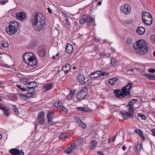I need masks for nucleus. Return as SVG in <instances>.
<instances>
[{
  "label": "nucleus",
  "instance_id": "obj_31",
  "mask_svg": "<svg viewBox=\"0 0 155 155\" xmlns=\"http://www.w3.org/2000/svg\"><path fill=\"white\" fill-rule=\"evenodd\" d=\"M77 122L78 123H79L80 122L81 123L80 124V125L83 128H85L86 127V124L84 123L81 120L80 118H79L78 120L77 121Z\"/></svg>",
  "mask_w": 155,
  "mask_h": 155
},
{
  "label": "nucleus",
  "instance_id": "obj_19",
  "mask_svg": "<svg viewBox=\"0 0 155 155\" xmlns=\"http://www.w3.org/2000/svg\"><path fill=\"white\" fill-rule=\"evenodd\" d=\"M71 69V66L70 64H67L63 67L62 70L64 71L65 74H66Z\"/></svg>",
  "mask_w": 155,
  "mask_h": 155
},
{
  "label": "nucleus",
  "instance_id": "obj_52",
  "mask_svg": "<svg viewBox=\"0 0 155 155\" xmlns=\"http://www.w3.org/2000/svg\"><path fill=\"white\" fill-rule=\"evenodd\" d=\"M71 94H69L67 96V98L68 99H71L72 98V96L71 95Z\"/></svg>",
  "mask_w": 155,
  "mask_h": 155
},
{
  "label": "nucleus",
  "instance_id": "obj_14",
  "mask_svg": "<svg viewBox=\"0 0 155 155\" xmlns=\"http://www.w3.org/2000/svg\"><path fill=\"white\" fill-rule=\"evenodd\" d=\"M101 71H98L91 73L90 75V77L91 79L97 78L101 76Z\"/></svg>",
  "mask_w": 155,
  "mask_h": 155
},
{
  "label": "nucleus",
  "instance_id": "obj_32",
  "mask_svg": "<svg viewBox=\"0 0 155 155\" xmlns=\"http://www.w3.org/2000/svg\"><path fill=\"white\" fill-rule=\"evenodd\" d=\"M39 55L41 57H43L44 56L45 54V51L44 50H40L39 51Z\"/></svg>",
  "mask_w": 155,
  "mask_h": 155
},
{
  "label": "nucleus",
  "instance_id": "obj_59",
  "mask_svg": "<svg viewBox=\"0 0 155 155\" xmlns=\"http://www.w3.org/2000/svg\"><path fill=\"white\" fill-rule=\"evenodd\" d=\"M14 109H15V113L17 114L18 113V110L17 108L15 107V108H14Z\"/></svg>",
  "mask_w": 155,
  "mask_h": 155
},
{
  "label": "nucleus",
  "instance_id": "obj_36",
  "mask_svg": "<svg viewBox=\"0 0 155 155\" xmlns=\"http://www.w3.org/2000/svg\"><path fill=\"white\" fill-rule=\"evenodd\" d=\"M142 147V145L141 144V143L138 144L137 145V147H136L137 151L139 152L140 151V150L141 149Z\"/></svg>",
  "mask_w": 155,
  "mask_h": 155
},
{
  "label": "nucleus",
  "instance_id": "obj_53",
  "mask_svg": "<svg viewBox=\"0 0 155 155\" xmlns=\"http://www.w3.org/2000/svg\"><path fill=\"white\" fill-rule=\"evenodd\" d=\"M24 152L22 150H21V151H19V153L17 155H24Z\"/></svg>",
  "mask_w": 155,
  "mask_h": 155
},
{
  "label": "nucleus",
  "instance_id": "obj_45",
  "mask_svg": "<svg viewBox=\"0 0 155 155\" xmlns=\"http://www.w3.org/2000/svg\"><path fill=\"white\" fill-rule=\"evenodd\" d=\"M89 21L88 22V23H93L94 21V19L91 17H90L89 18V19H88Z\"/></svg>",
  "mask_w": 155,
  "mask_h": 155
},
{
  "label": "nucleus",
  "instance_id": "obj_43",
  "mask_svg": "<svg viewBox=\"0 0 155 155\" xmlns=\"http://www.w3.org/2000/svg\"><path fill=\"white\" fill-rule=\"evenodd\" d=\"M21 82L24 83L25 84H26V83H28V80L25 78H24L21 80Z\"/></svg>",
  "mask_w": 155,
  "mask_h": 155
},
{
  "label": "nucleus",
  "instance_id": "obj_4",
  "mask_svg": "<svg viewBox=\"0 0 155 155\" xmlns=\"http://www.w3.org/2000/svg\"><path fill=\"white\" fill-rule=\"evenodd\" d=\"M127 107L128 108V111L124 113L122 112H120V114L122 115V117L124 120H127L128 118H133L134 117V108L133 106L127 104Z\"/></svg>",
  "mask_w": 155,
  "mask_h": 155
},
{
  "label": "nucleus",
  "instance_id": "obj_9",
  "mask_svg": "<svg viewBox=\"0 0 155 155\" xmlns=\"http://www.w3.org/2000/svg\"><path fill=\"white\" fill-rule=\"evenodd\" d=\"M131 10V6L128 4L124 5L120 7V10L124 14H129Z\"/></svg>",
  "mask_w": 155,
  "mask_h": 155
},
{
  "label": "nucleus",
  "instance_id": "obj_46",
  "mask_svg": "<svg viewBox=\"0 0 155 155\" xmlns=\"http://www.w3.org/2000/svg\"><path fill=\"white\" fill-rule=\"evenodd\" d=\"M63 109L62 110H63V113L64 114H66L68 113V110L67 108H66L64 107H63Z\"/></svg>",
  "mask_w": 155,
  "mask_h": 155
},
{
  "label": "nucleus",
  "instance_id": "obj_24",
  "mask_svg": "<svg viewBox=\"0 0 155 155\" xmlns=\"http://www.w3.org/2000/svg\"><path fill=\"white\" fill-rule=\"evenodd\" d=\"M69 137L68 134L65 133H62L60 134L59 136V138L60 139H67Z\"/></svg>",
  "mask_w": 155,
  "mask_h": 155
},
{
  "label": "nucleus",
  "instance_id": "obj_55",
  "mask_svg": "<svg viewBox=\"0 0 155 155\" xmlns=\"http://www.w3.org/2000/svg\"><path fill=\"white\" fill-rule=\"evenodd\" d=\"M21 90L23 92H25L27 90V89L24 88V87H22L21 88Z\"/></svg>",
  "mask_w": 155,
  "mask_h": 155
},
{
  "label": "nucleus",
  "instance_id": "obj_23",
  "mask_svg": "<svg viewBox=\"0 0 155 155\" xmlns=\"http://www.w3.org/2000/svg\"><path fill=\"white\" fill-rule=\"evenodd\" d=\"M83 140L84 139L83 138L81 137L79 139H78L73 144H74V145H75L76 147L77 148L83 142Z\"/></svg>",
  "mask_w": 155,
  "mask_h": 155
},
{
  "label": "nucleus",
  "instance_id": "obj_51",
  "mask_svg": "<svg viewBox=\"0 0 155 155\" xmlns=\"http://www.w3.org/2000/svg\"><path fill=\"white\" fill-rule=\"evenodd\" d=\"M111 79L112 80V81H113V82H114V83L115 84L116 82L118 80V79L117 78H111Z\"/></svg>",
  "mask_w": 155,
  "mask_h": 155
},
{
  "label": "nucleus",
  "instance_id": "obj_49",
  "mask_svg": "<svg viewBox=\"0 0 155 155\" xmlns=\"http://www.w3.org/2000/svg\"><path fill=\"white\" fill-rule=\"evenodd\" d=\"M5 107L4 105L2 104H0V109L3 110Z\"/></svg>",
  "mask_w": 155,
  "mask_h": 155
},
{
  "label": "nucleus",
  "instance_id": "obj_25",
  "mask_svg": "<svg viewBox=\"0 0 155 155\" xmlns=\"http://www.w3.org/2000/svg\"><path fill=\"white\" fill-rule=\"evenodd\" d=\"M10 153L12 155H17L19 153V150L18 149H12L10 150Z\"/></svg>",
  "mask_w": 155,
  "mask_h": 155
},
{
  "label": "nucleus",
  "instance_id": "obj_18",
  "mask_svg": "<svg viewBox=\"0 0 155 155\" xmlns=\"http://www.w3.org/2000/svg\"><path fill=\"white\" fill-rule=\"evenodd\" d=\"M66 50L68 53H72L73 51V48L72 45L69 44H67L66 47Z\"/></svg>",
  "mask_w": 155,
  "mask_h": 155
},
{
  "label": "nucleus",
  "instance_id": "obj_13",
  "mask_svg": "<svg viewBox=\"0 0 155 155\" xmlns=\"http://www.w3.org/2000/svg\"><path fill=\"white\" fill-rule=\"evenodd\" d=\"M35 56L31 53H26L23 55L24 61L25 62H27V61L29 59Z\"/></svg>",
  "mask_w": 155,
  "mask_h": 155
},
{
  "label": "nucleus",
  "instance_id": "obj_12",
  "mask_svg": "<svg viewBox=\"0 0 155 155\" xmlns=\"http://www.w3.org/2000/svg\"><path fill=\"white\" fill-rule=\"evenodd\" d=\"M27 62H25L30 66H34L36 65L37 64V60L35 56L29 59L27 61Z\"/></svg>",
  "mask_w": 155,
  "mask_h": 155
},
{
  "label": "nucleus",
  "instance_id": "obj_3",
  "mask_svg": "<svg viewBox=\"0 0 155 155\" xmlns=\"http://www.w3.org/2000/svg\"><path fill=\"white\" fill-rule=\"evenodd\" d=\"M19 28V24L18 22L16 21H12L6 29L7 33L9 35H13L15 34L18 31Z\"/></svg>",
  "mask_w": 155,
  "mask_h": 155
},
{
  "label": "nucleus",
  "instance_id": "obj_38",
  "mask_svg": "<svg viewBox=\"0 0 155 155\" xmlns=\"http://www.w3.org/2000/svg\"><path fill=\"white\" fill-rule=\"evenodd\" d=\"M135 131L137 134H139L140 136L143 133L142 131L138 129H136L135 130Z\"/></svg>",
  "mask_w": 155,
  "mask_h": 155
},
{
  "label": "nucleus",
  "instance_id": "obj_58",
  "mask_svg": "<svg viewBox=\"0 0 155 155\" xmlns=\"http://www.w3.org/2000/svg\"><path fill=\"white\" fill-rule=\"evenodd\" d=\"M69 92H70V93L69 94H71V95L72 96L74 93V92H73V91L71 90H70L69 91Z\"/></svg>",
  "mask_w": 155,
  "mask_h": 155
},
{
  "label": "nucleus",
  "instance_id": "obj_35",
  "mask_svg": "<svg viewBox=\"0 0 155 155\" xmlns=\"http://www.w3.org/2000/svg\"><path fill=\"white\" fill-rule=\"evenodd\" d=\"M100 55L101 57H110V54H107L106 53H101L100 54Z\"/></svg>",
  "mask_w": 155,
  "mask_h": 155
},
{
  "label": "nucleus",
  "instance_id": "obj_29",
  "mask_svg": "<svg viewBox=\"0 0 155 155\" xmlns=\"http://www.w3.org/2000/svg\"><path fill=\"white\" fill-rule=\"evenodd\" d=\"M77 109L82 111V113L88 112L87 109L84 107H77Z\"/></svg>",
  "mask_w": 155,
  "mask_h": 155
},
{
  "label": "nucleus",
  "instance_id": "obj_42",
  "mask_svg": "<svg viewBox=\"0 0 155 155\" xmlns=\"http://www.w3.org/2000/svg\"><path fill=\"white\" fill-rule=\"evenodd\" d=\"M151 41L153 43H155V35H152L151 36Z\"/></svg>",
  "mask_w": 155,
  "mask_h": 155
},
{
  "label": "nucleus",
  "instance_id": "obj_16",
  "mask_svg": "<svg viewBox=\"0 0 155 155\" xmlns=\"http://www.w3.org/2000/svg\"><path fill=\"white\" fill-rule=\"evenodd\" d=\"M75 145H74V144H73L71 145V146L67 148V149L65 151V153L68 154H70L73 150L76 148Z\"/></svg>",
  "mask_w": 155,
  "mask_h": 155
},
{
  "label": "nucleus",
  "instance_id": "obj_22",
  "mask_svg": "<svg viewBox=\"0 0 155 155\" xmlns=\"http://www.w3.org/2000/svg\"><path fill=\"white\" fill-rule=\"evenodd\" d=\"M54 112L53 111H48L47 114V117L48 119V120L51 119H52L53 116L54 115Z\"/></svg>",
  "mask_w": 155,
  "mask_h": 155
},
{
  "label": "nucleus",
  "instance_id": "obj_15",
  "mask_svg": "<svg viewBox=\"0 0 155 155\" xmlns=\"http://www.w3.org/2000/svg\"><path fill=\"white\" fill-rule=\"evenodd\" d=\"M26 17V14L24 12L17 13L16 14L17 18L20 21L23 20Z\"/></svg>",
  "mask_w": 155,
  "mask_h": 155
},
{
  "label": "nucleus",
  "instance_id": "obj_54",
  "mask_svg": "<svg viewBox=\"0 0 155 155\" xmlns=\"http://www.w3.org/2000/svg\"><path fill=\"white\" fill-rule=\"evenodd\" d=\"M153 135L155 136V130L153 129L151 130Z\"/></svg>",
  "mask_w": 155,
  "mask_h": 155
},
{
  "label": "nucleus",
  "instance_id": "obj_47",
  "mask_svg": "<svg viewBox=\"0 0 155 155\" xmlns=\"http://www.w3.org/2000/svg\"><path fill=\"white\" fill-rule=\"evenodd\" d=\"M136 103V102L135 101H130L129 102L128 105L131 106H133V105H134Z\"/></svg>",
  "mask_w": 155,
  "mask_h": 155
},
{
  "label": "nucleus",
  "instance_id": "obj_7",
  "mask_svg": "<svg viewBox=\"0 0 155 155\" xmlns=\"http://www.w3.org/2000/svg\"><path fill=\"white\" fill-rule=\"evenodd\" d=\"M87 90L86 87H83L77 95V97L80 100L83 99L87 95Z\"/></svg>",
  "mask_w": 155,
  "mask_h": 155
},
{
  "label": "nucleus",
  "instance_id": "obj_28",
  "mask_svg": "<svg viewBox=\"0 0 155 155\" xmlns=\"http://www.w3.org/2000/svg\"><path fill=\"white\" fill-rule=\"evenodd\" d=\"M18 97L21 100H26L27 98V95L21 93H17Z\"/></svg>",
  "mask_w": 155,
  "mask_h": 155
},
{
  "label": "nucleus",
  "instance_id": "obj_10",
  "mask_svg": "<svg viewBox=\"0 0 155 155\" xmlns=\"http://www.w3.org/2000/svg\"><path fill=\"white\" fill-rule=\"evenodd\" d=\"M45 113L43 111H41L39 112L38 116V119L39 124L41 125L43 124L44 123Z\"/></svg>",
  "mask_w": 155,
  "mask_h": 155
},
{
  "label": "nucleus",
  "instance_id": "obj_5",
  "mask_svg": "<svg viewBox=\"0 0 155 155\" xmlns=\"http://www.w3.org/2000/svg\"><path fill=\"white\" fill-rule=\"evenodd\" d=\"M142 20L146 25H150L152 23V18L151 15L147 12H144L142 14Z\"/></svg>",
  "mask_w": 155,
  "mask_h": 155
},
{
  "label": "nucleus",
  "instance_id": "obj_50",
  "mask_svg": "<svg viewBox=\"0 0 155 155\" xmlns=\"http://www.w3.org/2000/svg\"><path fill=\"white\" fill-rule=\"evenodd\" d=\"M108 75V74H107L106 72H101V75L102 76H107Z\"/></svg>",
  "mask_w": 155,
  "mask_h": 155
},
{
  "label": "nucleus",
  "instance_id": "obj_48",
  "mask_svg": "<svg viewBox=\"0 0 155 155\" xmlns=\"http://www.w3.org/2000/svg\"><path fill=\"white\" fill-rule=\"evenodd\" d=\"M148 71L150 72L154 73L155 72V70L153 68L149 69H148Z\"/></svg>",
  "mask_w": 155,
  "mask_h": 155
},
{
  "label": "nucleus",
  "instance_id": "obj_60",
  "mask_svg": "<svg viewBox=\"0 0 155 155\" xmlns=\"http://www.w3.org/2000/svg\"><path fill=\"white\" fill-rule=\"evenodd\" d=\"M66 22H67V23L68 25H70V22H69V20H68V19H66Z\"/></svg>",
  "mask_w": 155,
  "mask_h": 155
},
{
  "label": "nucleus",
  "instance_id": "obj_34",
  "mask_svg": "<svg viewBox=\"0 0 155 155\" xmlns=\"http://www.w3.org/2000/svg\"><path fill=\"white\" fill-rule=\"evenodd\" d=\"M4 113L5 114L6 116L7 117H8L9 114V110L8 109L5 108L3 110Z\"/></svg>",
  "mask_w": 155,
  "mask_h": 155
},
{
  "label": "nucleus",
  "instance_id": "obj_57",
  "mask_svg": "<svg viewBox=\"0 0 155 155\" xmlns=\"http://www.w3.org/2000/svg\"><path fill=\"white\" fill-rule=\"evenodd\" d=\"M47 9H48V12L49 13H50L51 14L52 13V11H51V9L50 8H47Z\"/></svg>",
  "mask_w": 155,
  "mask_h": 155
},
{
  "label": "nucleus",
  "instance_id": "obj_41",
  "mask_svg": "<svg viewBox=\"0 0 155 155\" xmlns=\"http://www.w3.org/2000/svg\"><path fill=\"white\" fill-rule=\"evenodd\" d=\"M116 63V61L113 58H111V60L110 64L112 65H114Z\"/></svg>",
  "mask_w": 155,
  "mask_h": 155
},
{
  "label": "nucleus",
  "instance_id": "obj_6",
  "mask_svg": "<svg viewBox=\"0 0 155 155\" xmlns=\"http://www.w3.org/2000/svg\"><path fill=\"white\" fill-rule=\"evenodd\" d=\"M26 84L28 87V93L29 94L34 93L35 91V88L37 86L36 82H31Z\"/></svg>",
  "mask_w": 155,
  "mask_h": 155
},
{
  "label": "nucleus",
  "instance_id": "obj_27",
  "mask_svg": "<svg viewBox=\"0 0 155 155\" xmlns=\"http://www.w3.org/2000/svg\"><path fill=\"white\" fill-rule=\"evenodd\" d=\"M97 142L96 140L92 141L90 145V148L91 149H93L97 145Z\"/></svg>",
  "mask_w": 155,
  "mask_h": 155
},
{
  "label": "nucleus",
  "instance_id": "obj_8",
  "mask_svg": "<svg viewBox=\"0 0 155 155\" xmlns=\"http://www.w3.org/2000/svg\"><path fill=\"white\" fill-rule=\"evenodd\" d=\"M147 45V42L143 40H140L138 41L136 43V47H134V48H137V49H141Z\"/></svg>",
  "mask_w": 155,
  "mask_h": 155
},
{
  "label": "nucleus",
  "instance_id": "obj_39",
  "mask_svg": "<svg viewBox=\"0 0 155 155\" xmlns=\"http://www.w3.org/2000/svg\"><path fill=\"white\" fill-rule=\"evenodd\" d=\"M138 116L140 117L143 120H145L146 119V117L142 114L139 113L138 114Z\"/></svg>",
  "mask_w": 155,
  "mask_h": 155
},
{
  "label": "nucleus",
  "instance_id": "obj_56",
  "mask_svg": "<svg viewBox=\"0 0 155 155\" xmlns=\"http://www.w3.org/2000/svg\"><path fill=\"white\" fill-rule=\"evenodd\" d=\"M140 136L142 137V140H145V137L143 135V134H141Z\"/></svg>",
  "mask_w": 155,
  "mask_h": 155
},
{
  "label": "nucleus",
  "instance_id": "obj_11",
  "mask_svg": "<svg viewBox=\"0 0 155 155\" xmlns=\"http://www.w3.org/2000/svg\"><path fill=\"white\" fill-rule=\"evenodd\" d=\"M148 45L144 47V48H143L141 49H137V48H134V50L137 53L141 54H144L148 52V47L147 46Z\"/></svg>",
  "mask_w": 155,
  "mask_h": 155
},
{
  "label": "nucleus",
  "instance_id": "obj_61",
  "mask_svg": "<svg viewBox=\"0 0 155 155\" xmlns=\"http://www.w3.org/2000/svg\"><path fill=\"white\" fill-rule=\"evenodd\" d=\"M6 2L5 1H2L1 2V5H4L6 3Z\"/></svg>",
  "mask_w": 155,
  "mask_h": 155
},
{
  "label": "nucleus",
  "instance_id": "obj_30",
  "mask_svg": "<svg viewBox=\"0 0 155 155\" xmlns=\"http://www.w3.org/2000/svg\"><path fill=\"white\" fill-rule=\"evenodd\" d=\"M86 17V19L85 16H84V18H82L81 19H80L79 21V22L81 24L83 25L84 24V23H85L86 21H88V19H87V17Z\"/></svg>",
  "mask_w": 155,
  "mask_h": 155
},
{
  "label": "nucleus",
  "instance_id": "obj_1",
  "mask_svg": "<svg viewBox=\"0 0 155 155\" xmlns=\"http://www.w3.org/2000/svg\"><path fill=\"white\" fill-rule=\"evenodd\" d=\"M32 20L33 25L36 31L39 32L45 29V19L41 14L39 13L35 15Z\"/></svg>",
  "mask_w": 155,
  "mask_h": 155
},
{
  "label": "nucleus",
  "instance_id": "obj_21",
  "mask_svg": "<svg viewBox=\"0 0 155 155\" xmlns=\"http://www.w3.org/2000/svg\"><path fill=\"white\" fill-rule=\"evenodd\" d=\"M53 84L51 83H49L45 85L43 87V89H45V91H46L51 89L53 87Z\"/></svg>",
  "mask_w": 155,
  "mask_h": 155
},
{
  "label": "nucleus",
  "instance_id": "obj_17",
  "mask_svg": "<svg viewBox=\"0 0 155 155\" xmlns=\"http://www.w3.org/2000/svg\"><path fill=\"white\" fill-rule=\"evenodd\" d=\"M77 79L79 82L83 84L85 83V79L84 75L83 74H80L77 77Z\"/></svg>",
  "mask_w": 155,
  "mask_h": 155
},
{
  "label": "nucleus",
  "instance_id": "obj_63",
  "mask_svg": "<svg viewBox=\"0 0 155 155\" xmlns=\"http://www.w3.org/2000/svg\"><path fill=\"white\" fill-rule=\"evenodd\" d=\"M126 149V147L124 145L122 147V149L124 150H125Z\"/></svg>",
  "mask_w": 155,
  "mask_h": 155
},
{
  "label": "nucleus",
  "instance_id": "obj_37",
  "mask_svg": "<svg viewBox=\"0 0 155 155\" xmlns=\"http://www.w3.org/2000/svg\"><path fill=\"white\" fill-rule=\"evenodd\" d=\"M48 120V123L50 124H51V125H54V124H55L57 123H58V121H57V122H54V121H53L52 120V119H51L50 120V121L49 120Z\"/></svg>",
  "mask_w": 155,
  "mask_h": 155
},
{
  "label": "nucleus",
  "instance_id": "obj_64",
  "mask_svg": "<svg viewBox=\"0 0 155 155\" xmlns=\"http://www.w3.org/2000/svg\"><path fill=\"white\" fill-rule=\"evenodd\" d=\"M97 155H103L102 153V152H99L98 153Z\"/></svg>",
  "mask_w": 155,
  "mask_h": 155
},
{
  "label": "nucleus",
  "instance_id": "obj_44",
  "mask_svg": "<svg viewBox=\"0 0 155 155\" xmlns=\"http://www.w3.org/2000/svg\"><path fill=\"white\" fill-rule=\"evenodd\" d=\"M109 83L112 85H114V82L112 81L111 78L110 79L108 80Z\"/></svg>",
  "mask_w": 155,
  "mask_h": 155
},
{
  "label": "nucleus",
  "instance_id": "obj_20",
  "mask_svg": "<svg viewBox=\"0 0 155 155\" xmlns=\"http://www.w3.org/2000/svg\"><path fill=\"white\" fill-rule=\"evenodd\" d=\"M145 31V28L143 27L140 26L137 29L136 32L139 35H143Z\"/></svg>",
  "mask_w": 155,
  "mask_h": 155
},
{
  "label": "nucleus",
  "instance_id": "obj_62",
  "mask_svg": "<svg viewBox=\"0 0 155 155\" xmlns=\"http://www.w3.org/2000/svg\"><path fill=\"white\" fill-rule=\"evenodd\" d=\"M117 134H116L115 135V136L113 137V139L112 140V141L113 142H114V141L115 138L117 136Z\"/></svg>",
  "mask_w": 155,
  "mask_h": 155
},
{
  "label": "nucleus",
  "instance_id": "obj_2",
  "mask_svg": "<svg viewBox=\"0 0 155 155\" xmlns=\"http://www.w3.org/2000/svg\"><path fill=\"white\" fill-rule=\"evenodd\" d=\"M132 86L133 84L129 82L126 85L122 88V91L118 89L114 90V94L117 97L119 98H123L126 96H130V91Z\"/></svg>",
  "mask_w": 155,
  "mask_h": 155
},
{
  "label": "nucleus",
  "instance_id": "obj_33",
  "mask_svg": "<svg viewBox=\"0 0 155 155\" xmlns=\"http://www.w3.org/2000/svg\"><path fill=\"white\" fill-rule=\"evenodd\" d=\"M1 45V46L2 47L7 48L9 46L8 43L5 41H4Z\"/></svg>",
  "mask_w": 155,
  "mask_h": 155
},
{
  "label": "nucleus",
  "instance_id": "obj_40",
  "mask_svg": "<svg viewBox=\"0 0 155 155\" xmlns=\"http://www.w3.org/2000/svg\"><path fill=\"white\" fill-rule=\"evenodd\" d=\"M54 106L58 108L62 105V104L58 102H55L54 104Z\"/></svg>",
  "mask_w": 155,
  "mask_h": 155
},
{
  "label": "nucleus",
  "instance_id": "obj_26",
  "mask_svg": "<svg viewBox=\"0 0 155 155\" xmlns=\"http://www.w3.org/2000/svg\"><path fill=\"white\" fill-rule=\"evenodd\" d=\"M145 75L147 77V78L150 80H155V75L154 74H149L147 73L145 74Z\"/></svg>",
  "mask_w": 155,
  "mask_h": 155
}]
</instances>
